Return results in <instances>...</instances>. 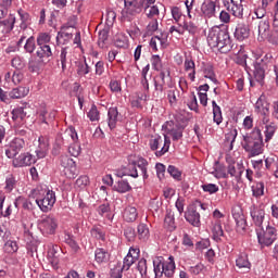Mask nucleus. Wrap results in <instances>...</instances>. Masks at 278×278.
I'll return each instance as SVG.
<instances>
[{
    "mask_svg": "<svg viewBox=\"0 0 278 278\" xmlns=\"http://www.w3.org/2000/svg\"><path fill=\"white\" fill-rule=\"evenodd\" d=\"M36 55L40 60H45V58H53V49H51V45L38 46Z\"/></svg>",
    "mask_w": 278,
    "mask_h": 278,
    "instance_id": "obj_30",
    "label": "nucleus"
},
{
    "mask_svg": "<svg viewBox=\"0 0 278 278\" xmlns=\"http://www.w3.org/2000/svg\"><path fill=\"white\" fill-rule=\"evenodd\" d=\"M68 153L73 156V157H79V155L81 154V146L77 142L72 143L68 147Z\"/></svg>",
    "mask_w": 278,
    "mask_h": 278,
    "instance_id": "obj_58",
    "label": "nucleus"
},
{
    "mask_svg": "<svg viewBox=\"0 0 278 278\" xmlns=\"http://www.w3.org/2000/svg\"><path fill=\"white\" fill-rule=\"evenodd\" d=\"M228 12H230V14H232V16H235L236 18H243L244 17V7L242 4H238L237 2H235L233 4H231V7L229 9H227Z\"/></svg>",
    "mask_w": 278,
    "mask_h": 278,
    "instance_id": "obj_42",
    "label": "nucleus"
},
{
    "mask_svg": "<svg viewBox=\"0 0 278 278\" xmlns=\"http://www.w3.org/2000/svg\"><path fill=\"white\" fill-rule=\"evenodd\" d=\"M185 218L187 223H190L193 227H199L201 225V214L197 212V208L194 206H191L187 210L185 213Z\"/></svg>",
    "mask_w": 278,
    "mask_h": 278,
    "instance_id": "obj_20",
    "label": "nucleus"
},
{
    "mask_svg": "<svg viewBox=\"0 0 278 278\" xmlns=\"http://www.w3.org/2000/svg\"><path fill=\"white\" fill-rule=\"evenodd\" d=\"M159 27H160V24H159L157 20H152L151 22H149V24L146 28L147 36H153V34H155V31H157Z\"/></svg>",
    "mask_w": 278,
    "mask_h": 278,
    "instance_id": "obj_55",
    "label": "nucleus"
},
{
    "mask_svg": "<svg viewBox=\"0 0 278 278\" xmlns=\"http://www.w3.org/2000/svg\"><path fill=\"white\" fill-rule=\"evenodd\" d=\"M60 253H62V248H60V245H52L48 251V261L55 269H58L60 265Z\"/></svg>",
    "mask_w": 278,
    "mask_h": 278,
    "instance_id": "obj_18",
    "label": "nucleus"
},
{
    "mask_svg": "<svg viewBox=\"0 0 278 278\" xmlns=\"http://www.w3.org/2000/svg\"><path fill=\"white\" fill-rule=\"evenodd\" d=\"M251 190H252V195L255 199H262V197H264V190H265L264 182H262V181L255 182L251 187Z\"/></svg>",
    "mask_w": 278,
    "mask_h": 278,
    "instance_id": "obj_46",
    "label": "nucleus"
},
{
    "mask_svg": "<svg viewBox=\"0 0 278 278\" xmlns=\"http://www.w3.org/2000/svg\"><path fill=\"white\" fill-rule=\"evenodd\" d=\"M184 29L189 34L194 35L199 31V26L197 25V23L189 21L184 23Z\"/></svg>",
    "mask_w": 278,
    "mask_h": 278,
    "instance_id": "obj_59",
    "label": "nucleus"
},
{
    "mask_svg": "<svg viewBox=\"0 0 278 278\" xmlns=\"http://www.w3.org/2000/svg\"><path fill=\"white\" fill-rule=\"evenodd\" d=\"M42 66H45V62L42 59H30L28 62V70L30 73H38L41 71Z\"/></svg>",
    "mask_w": 278,
    "mask_h": 278,
    "instance_id": "obj_44",
    "label": "nucleus"
},
{
    "mask_svg": "<svg viewBox=\"0 0 278 278\" xmlns=\"http://www.w3.org/2000/svg\"><path fill=\"white\" fill-rule=\"evenodd\" d=\"M137 238L140 242H148L151 238V232L149 231V226L147 224H139L137 226Z\"/></svg>",
    "mask_w": 278,
    "mask_h": 278,
    "instance_id": "obj_28",
    "label": "nucleus"
},
{
    "mask_svg": "<svg viewBox=\"0 0 278 278\" xmlns=\"http://www.w3.org/2000/svg\"><path fill=\"white\" fill-rule=\"evenodd\" d=\"M15 188H16V178H14V176L10 175L5 179L4 190H7V192H12V190H14Z\"/></svg>",
    "mask_w": 278,
    "mask_h": 278,
    "instance_id": "obj_60",
    "label": "nucleus"
},
{
    "mask_svg": "<svg viewBox=\"0 0 278 278\" xmlns=\"http://www.w3.org/2000/svg\"><path fill=\"white\" fill-rule=\"evenodd\" d=\"M11 114H12V119L17 125H21V123H23V121H25L27 116V112H25V109L23 106H17L13 109Z\"/></svg>",
    "mask_w": 278,
    "mask_h": 278,
    "instance_id": "obj_31",
    "label": "nucleus"
},
{
    "mask_svg": "<svg viewBox=\"0 0 278 278\" xmlns=\"http://www.w3.org/2000/svg\"><path fill=\"white\" fill-rule=\"evenodd\" d=\"M21 203H22V207H23L24 210H29V211H31V210H34V208L36 207V203H34V202L31 201V197H30L28 200L25 199V198H23V197H18V198L15 200V206L18 207V205H21Z\"/></svg>",
    "mask_w": 278,
    "mask_h": 278,
    "instance_id": "obj_43",
    "label": "nucleus"
},
{
    "mask_svg": "<svg viewBox=\"0 0 278 278\" xmlns=\"http://www.w3.org/2000/svg\"><path fill=\"white\" fill-rule=\"evenodd\" d=\"M153 268L155 278L164 277H173L175 275V258L169 256L167 261L164 260L162 256H157L153 261Z\"/></svg>",
    "mask_w": 278,
    "mask_h": 278,
    "instance_id": "obj_3",
    "label": "nucleus"
},
{
    "mask_svg": "<svg viewBox=\"0 0 278 278\" xmlns=\"http://www.w3.org/2000/svg\"><path fill=\"white\" fill-rule=\"evenodd\" d=\"M260 66H263L265 70L270 71L273 66L275 65V58L273 56V53H267L263 56V59L260 62H256Z\"/></svg>",
    "mask_w": 278,
    "mask_h": 278,
    "instance_id": "obj_33",
    "label": "nucleus"
},
{
    "mask_svg": "<svg viewBox=\"0 0 278 278\" xmlns=\"http://www.w3.org/2000/svg\"><path fill=\"white\" fill-rule=\"evenodd\" d=\"M108 38H109V34H108L106 29H102L99 31L98 45L101 49H103V47H105V42H108Z\"/></svg>",
    "mask_w": 278,
    "mask_h": 278,
    "instance_id": "obj_61",
    "label": "nucleus"
},
{
    "mask_svg": "<svg viewBox=\"0 0 278 278\" xmlns=\"http://www.w3.org/2000/svg\"><path fill=\"white\" fill-rule=\"evenodd\" d=\"M77 68H76V72H77V75H79V77H86V75H88V73H90L91 68L90 66L88 65V63L85 61H79L77 64H76Z\"/></svg>",
    "mask_w": 278,
    "mask_h": 278,
    "instance_id": "obj_48",
    "label": "nucleus"
},
{
    "mask_svg": "<svg viewBox=\"0 0 278 278\" xmlns=\"http://www.w3.org/2000/svg\"><path fill=\"white\" fill-rule=\"evenodd\" d=\"M276 132H277V125L273 122L267 124L265 126V130H264L265 142H268L269 140H273Z\"/></svg>",
    "mask_w": 278,
    "mask_h": 278,
    "instance_id": "obj_45",
    "label": "nucleus"
},
{
    "mask_svg": "<svg viewBox=\"0 0 278 278\" xmlns=\"http://www.w3.org/2000/svg\"><path fill=\"white\" fill-rule=\"evenodd\" d=\"M141 12L140 2H136L135 4L124 7L121 18L124 22L131 23V21H134L138 14H141Z\"/></svg>",
    "mask_w": 278,
    "mask_h": 278,
    "instance_id": "obj_12",
    "label": "nucleus"
},
{
    "mask_svg": "<svg viewBox=\"0 0 278 278\" xmlns=\"http://www.w3.org/2000/svg\"><path fill=\"white\" fill-rule=\"evenodd\" d=\"M118 123V108H110L108 111V126L110 129H116Z\"/></svg>",
    "mask_w": 278,
    "mask_h": 278,
    "instance_id": "obj_26",
    "label": "nucleus"
},
{
    "mask_svg": "<svg viewBox=\"0 0 278 278\" xmlns=\"http://www.w3.org/2000/svg\"><path fill=\"white\" fill-rule=\"evenodd\" d=\"M94 257L98 264H105L110 260V253L103 248H98L96 249Z\"/></svg>",
    "mask_w": 278,
    "mask_h": 278,
    "instance_id": "obj_37",
    "label": "nucleus"
},
{
    "mask_svg": "<svg viewBox=\"0 0 278 278\" xmlns=\"http://www.w3.org/2000/svg\"><path fill=\"white\" fill-rule=\"evenodd\" d=\"M51 45V35L47 33H40L37 37V46Z\"/></svg>",
    "mask_w": 278,
    "mask_h": 278,
    "instance_id": "obj_56",
    "label": "nucleus"
},
{
    "mask_svg": "<svg viewBox=\"0 0 278 278\" xmlns=\"http://www.w3.org/2000/svg\"><path fill=\"white\" fill-rule=\"evenodd\" d=\"M164 228L168 231H175L177 225L175 224V211L167 210L164 218Z\"/></svg>",
    "mask_w": 278,
    "mask_h": 278,
    "instance_id": "obj_25",
    "label": "nucleus"
},
{
    "mask_svg": "<svg viewBox=\"0 0 278 278\" xmlns=\"http://www.w3.org/2000/svg\"><path fill=\"white\" fill-rule=\"evenodd\" d=\"M23 149H25V140L22 138H14L5 150V155L9 160H14Z\"/></svg>",
    "mask_w": 278,
    "mask_h": 278,
    "instance_id": "obj_13",
    "label": "nucleus"
},
{
    "mask_svg": "<svg viewBox=\"0 0 278 278\" xmlns=\"http://www.w3.org/2000/svg\"><path fill=\"white\" fill-rule=\"evenodd\" d=\"M17 14L20 16L21 23H20V29H22V36L20 40L17 41V45L21 47L23 45V40L27 38V35H25L26 31H29V25H31V15L27 13L25 10L20 9L17 10Z\"/></svg>",
    "mask_w": 278,
    "mask_h": 278,
    "instance_id": "obj_10",
    "label": "nucleus"
},
{
    "mask_svg": "<svg viewBox=\"0 0 278 278\" xmlns=\"http://www.w3.org/2000/svg\"><path fill=\"white\" fill-rule=\"evenodd\" d=\"M149 147L151 151H155L156 157H162L165 153H168V149H170V138L168 136H154L149 141Z\"/></svg>",
    "mask_w": 278,
    "mask_h": 278,
    "instance_id": "obj_4",
    "label": "nucleus"
},
{
    "mask_svg": "<svg viewBox=\"0 0 278 278\" xmlns=\"http://www.w3.org/2000/svg\"><path fill=\"white\" fill-rule=\"evenodd\" d=\"M135 164L139 170H141V175L143 179H147L149 177V174H147V168L149 166V162L144 157H139L137 161H135Z\"/></svg>",
    "mask_w": 278,
    "mask_h": 278,
    "instance_id": "obj_47",
    "label": "nucleus"
},
{
    "mask_svg": "<svg viewBox=\"0 0 278 278\" xmlns=\"http://www.w3.org/2000/svg\"><path fill=\"white\" fill-rule=\"evenodd\" d=\"M251 36V29H249V25L247 24H238L235 29V38L242 42V40H247Z\"/></svg>",
    "mask_w": 278,
    "mask_h": 278,
    "instance_id": "obj_22",
    "label": "nucleus"
},
{
    "mask_svg": "<svg viewBox=\"0 0 278 278\" xmlns=\"http://www.w3.org/2000/svg\"><path fill=\"white\" fill-rule=\"evenodd\" d=\"M126 223H134L138 218V210L134 206H127L123 215Z\"/></svg>",
    "mask_w": 278,
    "mask_h": 278,
    "instance_id": "obj_34",
    "label": "nucleus"
},
{
    "mask_svg": "<svg viewBox=\"0 0 278 278\" xmlns=\"http://www.w3.org/2000/svg\"><path fill=\"white\" fill-rule=\"evenodd\" d=\"M212 233L213 240H215V242H220V238L225 236V231H223V225H220V220H215V223L213 224Z\"/></svg>",
    "mask_w": 278,
    "mask_h": 278,
    "instance_id": "obj_35",
    "label": "nucleus"
},
{
    "mask_svg": "<svg viewBox=\"0 0 278 278\" xmlns=\"http://www.w3.org/2000/svg\"><path fill=\"white\" fill-rule=\"evenodd\" d=\"M127 170L128 172L126 173V175H128V177H134V179H137V177H138V167H137L135 161L128 164Z\"/></svg>",
    "mask_w": 278,
    "mask_h": 278,
    "instance_id": "obj_63",
    "label": "nucleus"
},
{
    "mask_svg": "<svg viewBox=\"0 0 278 278\" xmlns=\"http://www.w3.org/2000/svg\"><path fill=\"white\" fill-rule=\"evenodd\" d=\"M147 261L144 258H141L138 262L137 270L140 273L141 277H147Z\"/></svg>",
    "mask_w": 278,
    "mask_h": 278,
    "instance_id": "obj_64",
    "label": "nucleus"
},
{
    "mask_svg": "<svg viewBox=\"0 0 278 278\" xmlns=\"http://www.w3.org/2000/svg\"><path fill=\"white\" fill-rule=\"evenodd\" d=\"M257 240L261 247H270L277 240V228L267 225L266 229L257 230Z\"/></svg>",
    "mask_w": 278,
    "mask_h": 278,
    "instance_id": "obj_6",
    "label": "nucleus"
},
{
    "mask_svg": "<svg viewBox=\"0 0 278 278\" xmlns=\"http://www.w3.org/2000/svg\"><path fill=\"white\" fill-rule=\"evenodd\" d=\"M258 40H268L270 45H278V36L270 34V22L268 18L258 21Z\"/></svg>",
    "mask_w": 278,
    "mask_h": 278,
    "instance_id": "obj_7",
    "label": "nucleus"
},
{
    "mask_svg": "<svg viewBox=\"0 0 278 278\" xmlns=\"http://www.w3.org/2000/svg\"><path fill=\"white\" fill-rule=\"evenodd\" d=\"M90 233L92 238H96V240H102V242H105V231H103L102 227L93 226Z\"/></svg>",
    "mask_w": 278,
    "mask_h": 278,
    "instance_id": "obj_49",
    "label": "nucleus"
},
{
    "mask_svg": "<svg viewBox=\"0 0 278 278\" xmlns=\"http://www.w3.org/2000/svg\"><path fill=\"white\" fill-rule=\"evenodd\" d=\"M127 45H128V40H127V37H125V35L119 34L116 36L115 47H117L119 49H125V47H127Z\"/></svg>",
    "mask_w": 278,
    "mask_h": 278,
    "instance_id": "obj_62",
    "label": "nucleus"
},
{
    "mask_svg": "<svg viewBox=\"0 0 278 278\" xmlns=\"http://www.w3.org/2000/svg\"><path fill=\"white\" fill-rule=\"evenodd\" d=\"M71 40H73V33H70L68 30H62L58 33V36H56L58 45H68Z\"/></svg>",
    "mask_w": 278,
    "mask_h": 278,
    "instance_id": "obj_39",
    "label": "nucleus"
},
{
    "mask_svg": "<svg viewBox=\"0 0 278 278\" xmlns=\"http://www.w3.org/2000/svg\"><path fill=\"white\" fill-rule=\"evenodd\" d=\"M165 129L169 136H172V140L177 142L184 138V127L176 125L173 126V122H167L165 124Z\"/></svg>",
    "mask_w": 278,
    "mask_h": 278,
    "instance_id": "obj_16",
    "label": "nucleus"
},
{
    "mask_svg": "<svg viewBox=\"0 0 278 278\" xmlns=\"http://www.w3.org/2000/svg\"><path fill=\"white\" fill-rule=\"evenodd\" d=\"M217 8H220V1L204 0L200 7V14L203 18H214Z\"/></svg>",
    "mask_w": 278,
    "mask_h": 278,
    "instance_id": "obj_9",
    "label": "nucleus"
},
{
    "mask_svg": "<svg viewBox=\"0 0 278 278\" xmlns=\"http://www.w3.org/2000/svg\"><path fill=\"white\" fill-rule=\"evenodd\" d=\"M55 121V112L54 111H47L46 109H42L39 111V122L43 125H51Z\"/></svg>",
    "mask_w": 278,
    "mask_h": 278,
    "instance_id": "obj_29",
    "label": "nucleus"
},
{
    "mask_svg": "<svg viewBox=\"0 0 278 278\" xmlns=\"http://www.w3.org/2000/svg\"><path fill=\"white\" fill-rule=\"evenodd\" d=\"M167 173L173 177V179H176V181H181V172L175 165H169Z\"/></svg>",
    "mask_w": 278,
    "mask_h": 278,
    "instance_id": "obj_57",
    "label": "nucleus"
},
{
    "mask_svg": "<svg viewBox=\"0 0 278 278\" xmlns=\"http://www.w3.org/2000/svg\"><path fill=\"white\" fill-rule=\"evenodd\" d=\"M12 1L14 0H2L0 2V18H5L8 16V12L12 8Z\"/></svg>",
    "mask_w": 278,
    "mask_h": 278,
    "instance_id": "obj_50",
    "label": "nucleus"
},
{
    "mask_svg": "<svg viewBox=\"0 0 278 278\" xmlns=\"http://www.w3.org/2000/svg\"><path fill=\"white\" fill-rule=\"evenodd\" d=\"M236 138H238V129L230 128L229 131L226 134V141L230 142V151H233V142H236Z\"/></svg>",
    "mask_w": 278,
    "mask_h": 278,
    "instance_id": "obj_54",
    "label": "nucleus"
},
{
    "mask_svg": "<svg viewBox=\"0 0 278 278\" xmlns=\"http://www.w3.org/2000/svg\"><path fill=\"white\" fill-rule=\"evenodd\" d=\"M236 266L239 270H245V273H249L251 270V262H249V255H247V253H241L236 260Z\"/></svg>",
    "mask_w": 278,
    "mask_h": 278,
    "instance_id": "obj_24",
    "label": "nucleus"
},
{
    "mask_svg": "<svg viewBox=\"0 0 278 278\" xmlns=\"http://www.w3.org/2000/svg\"><path fill=\"white\" fill-rule=\"evenodd\" d=\"M164 86H166V72L161 71L154 78V88L157 92H164Z\"/></svg>",
    "mask_w": 278,
    "mask_h": 278,
    "instance_id": "obj_32",
    "label": "nucleus"
},
{
    "mask_svg": "<svg viewBox=\"0 0 278 278\" xmlns=\"http://www.w3.org/2000/svg\"><path fill=\"white\" fill-rule=\"evenodd\" d=\"M36 156L31 153L25 152L13 160V165L15 168H23L24 166H31V164H36Z\"/></svg>",
    "mask_w": 278,
    "mask_h": 278,
    "instance_id": "obj_14",
    "label": "nucleus"
},
{
    "mask_svg": "<svg viewBox=\"0 0 278 278\" xmlns=\"http://www.w3.org/2000/svg\"><path fill=\"white\" fill-rule=\"evenodd\" d=\"M27 94H29V88L26 87H17L9 92L10 99H23Z\"/></svg>",
    "mask_w": 278,
    "mask_h": 278,
    "instance_id": "obj_36",
    "label": "nucleus"
},
{
    "mask_svg": "<svg viewBox=\"0 0 278 278\" xmlns=\"http://www.w3.org/2000/svg\"><path fill=\"white\" fill-rule=\"evenodd\" d=\"M64 243L68 244L73 251H79V244H77V241H75V237L71 235L70 232L64 233Z\"/></svg>",
    "mask_w": 278,
    "mask_h": 278,
    "instance_id": "obj_51",
    "label": "nucleus"
},
{
    "mask_svg": "<svg viewBox=\"0 0 278 278\" xmlns=\"http://www.w3.org/2000/svg\"><path fill=\"white\" fill-rule=\"evenodd\" d=\"M185 72L188 73V77L190 78V81L197 80V64L194 63V60L192 58L187 56L185 59L184 63Z\"/></svg>",
    "mask_w": 278,
    "mask_h": 278,
    "instance_id": "obj_21",
    "label": "nucleus"
},
{
    "mask_svg": "<svg viewBox=\"0 0 278 278\" xmlns=\"http://www.w3.org/2000/svg\"><path fill=\"white\" fill-rule=\"evenodd\" d=\"M39 229L46 236H53L58 229V219L51 215L43 217L39 222Z\"/></svg>",
    "mask_w": 278,
    "mask_h": 278,
    "instance_id": "obj_11",
    "label": "nucleus"
},
{
    "mask_svg": "<svg viewBox=\"0 0 278 278\" xmlns=\"http://www.w3.org/2000/svg\"><path fill=\"white\" fill-rule=\"evenodd\" d=\"M251 217L256 227H262L264 224V218H266V211L262 206H252L251 207Z\"/></svg>",
    "mask_w": 278,
    "mask_h": 278,
    "instance_id": "obj_17",
    "label": "nucleus"
},
{
    "mask_svg": "<svg viewBox=\"0 0 278 278\" xmlns=\"http://www.w3.org/2000/svg\"><path fill=\"white\" fill-rule=\"evenodd\" d=\"M114 190L119 194H125V192H131V185H129V181L121 179L114 186Z\"/></svg>",
    "mask_w": 278,
    "mask_h": 278,
    "instance_id": "obj_38",
    "label": "nucleus"
},
{
    "mask_svg": "<svg viewBox=\"0 0 278 278\" xmlns=\"http://www.w3.org/2000/svg\"><path fill=\"white\" fill-rule=\"evenodd\" d=\"M212 175L216 177V179H227V167L225 165H218L214 172H212Z\"/></svg>",
    "mask_w": 278,
    "mask_h": 278,
    "instance_id": "obj_53",
    "label": "nucleus"
},
{
    "mask_svg": "<svg viewBox=\"0 0 278 278\" xmlns=\"http://www.w3.org/2000/svg\"><path fill=\"white\" fill-rule=\"evenodd\" d=\"M256 114H266L270 112V103L266 101V97L261 96L255 103Z\"/></svg>",
    "mask_w": 278,
    "mask_h": 278,
    "instance_id": "obj_23",
    "label": "nucleus"
},
{
    "mask_svg": "<svg viewBox=\"0 0 278 278\" xmlns=\"http://www.w3.org/2000/svg\"><path fill=\"white\" fill-rule=\"evenodd\" d=\"M167 100L170 108H176L179 101V90L177 88H172L167 91Z\"/></svg>",
    "mask_w": 278,
    "mask_h": 278,
    "instance_id": "obj_40",
    "label": "nucleus"
},
{
    "mask_svg": "<svg viewBox=\"0 0 278 278\" xmlns=\"http://www.w3.org/2000/svg\"><path fill=\"white\" fill-rule=\"evenodd\" d=\"M55 191L48 190L42 197L35 199V204L41 210V212H49L55 205Z\"/></svg>",
    "mask_w": 278,
    "mask_h": 278,
    "instance_id": "obj_8",
    "label": "nucleus"
},
{
    "mask_svg": "<svg viewBox=\"0 0 278 278\" xmlns=\"http://www.w3.org/2000/svg\"><path fill=\"white\" fill-rule=\"evenodd\" d=\"M147 18L159 20L160 18V5L154 4L144 12Z\"/></svg>",
    "mask_w": 278,
    "mask_h": 278,
    "instance_id": "obj_52",
    "label": "nucleus"
},
{
    "mask_svg": "<svg viewBox=\"0 0 278 278\" xmlns=\"http://www.w3.org/2000/svg\"><path fill=\"white\" fill-rule=\"evenodd\" d=\"M16 24V16L10 14L7 20L0 21V38H5L14 29V25Z\"/></svg>",
    "mask_w": 278,
    "mask_h": 278,
    "instance_id": "obj_15",
    "label": "nucleus"
},
{
    "mask_svg": "<svg viewBox=\"0 0 278 278\" xmlns=\"http://www.w3.org/2000/svg\"><path fill=\"white\" fill-rule=\"evenodd\" d=\"M207 43L211 49H217L220 53H229L232 49L231 37L229 30L214 26L207 35Z\"/></svg>",
    "mask_w": 278,
    "mask_h": 278,
    "instance_id": "obj_1",
    "label": "nucleus"
},
{
    "mask_svg": "<svg viewBox=\"0 0 278 278\" xmlns=\"http://www.w3.org/2000/svg\"><path fill=\"white\" fill-rule=\"evenodd\" d=\"M241 147L248 153L249 157H256L264 153V137L258 127L253 128L249 134L242 136Z\"/></svg>",
    "mask_w": 278,
    "mask_h": 278,
    "instance_id": "obj_2",
    "label": "nucleus"
},
{
    "mask_svg": "<svg viewBox=\"0 0 278 278\" xmlns=\"http://www.w3.org/2000/svg\"><path fill=\"white\" fill-rule=\"evenodd\" d=\"M60 164L62 173L67 179H75L79 175L77 164L68 155H61Z\"/></svg>",
    "mask_w": 278,
    "mask_h": 278,
    "instance_id": "obj_5",
    "label": "nucleus"
},
{
    "mask_svg": "<svg viewBox=\"0 0 278 278\" xmlns=\"http://www.w3.org/2000/svg\"><path fill=\"white\" fill-rule=\"evenodd\" d=\"M168 40L164 37L154 36L150 40V47L154 51H159V49H166L168 47Z\"/></svg>",
    "mask_w": 278,
    "mask_h": 278,
    "instance_id": "obj_27",
    "label": "nucleus"
},
{
    "mask_svg": "<svg viewBox=\"0 0 278 278\" xmlns=\"http://www.w3.org/2000/svg\"><path fill=\"white\" fill-rule=\"evenodd\" d=\"M266 67H263L262 65H258V63H255L254 65V79L258 83L262 84L266 77Z\"/></svg>",
    "mask_w": 278,
    "mask_h": 278,
    "instance_id": "obj_41",
    "label": "nucleus"
},
{
    "mask_svg": "<svg viewBox=\"0 0 278 278\" xmlns=\"http://www.w3.org/2000/svg\"><path fill=\"white\" fill-rule=\"evenodd\" d=\"M232 217L236 222L238 233H244L247 229V217L242 214V210L233 211Z\"/></svg>",
    "mask_w": 278,
    "mask_h": 278,
    "instance_id": "obj_19",
    "label": "nucleus"
}]
</instances>
